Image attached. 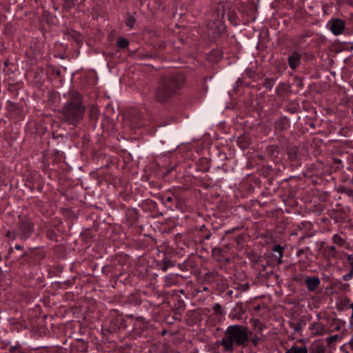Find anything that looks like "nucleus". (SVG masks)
<instances>
[{"instance_id": "f257e3e1", "label": "nucleus", "mask_w": 353, "mask_h": 353, "mask_svg": "<svg viewBox=\"0 0 353 353\" xmlns=\"http://www.w3.org/2000/svg\"><path fill=\"white\" fill-rule=\"evenodd\" d=\"M85 112L83 96L77 91H70L68 99L61 109L63 121L70 125H77L83 119Z\"/></svg>"}, {"instance_id": "f03ea898", "label": "nucleus", "mask_w": 353, "mask_h": 353, "mask_svg": "<svg viewBox=\"0 0 353 353\" xmlns=\"http://www.w3.org/2000/svg\"><path fill=\"white\" fill-rule=\"evenodd\" d=\"M249 339L248 327L241 325L228 326L223 333L220 344L226 352H232L235 346L245 347Z\"/></svg>"}, {"instance_id": "7ed1b4c3", "label": "nucleus", "mask_w": 353, "mask_h": 353, "mask_svg": "<svg viewBox=\"0 0 353 353\" xmlns=\"http://www.w3.org/2000/svg\"><path fill=\"white\" fill-rule=\"evenodd\" d=\"M167 88L172 90V92L178 94L183 88L185 82V77L183 73L177 72L161 77L159 79Z\"/></svg>"}, {"instance_id": "20e7f679", "label": "nucleus", "mask_w": 353, "mask_h": 353, "mask_svg": "<svg viewBox=\"0 0 353 353\" xmlns=\"http://www.w3.org/2000/svg\"><path fill=\"white\" fill-rule=\"evenodd\" d=\"M19 221L14 231V239L19 238L22 241L30 239L34 232V227L32 221L26 216H19Z\"/></svg>"}, {"instance_id": "39448f33", "label": "nucleus", "mask_w": 353, "mask_h": 353, "mask_svg": "<svg viewBox=\"0 0 353 353\" xmlns=\"http://www.w3.org/2000/svg\"><path fill=\"white\" fill-rule=\"evenodd\" d=\"M172 90H169L159 80H158L157 87L154 90V97L155 101L160 103H166L174 96H176Z\"/></svg>"}, {"instance_id": "423d86ee", "label": "nucleus", "mask_w": 353, "mask_h": 353, "mask_svg": "<svg viewBox=\"0 0 353 353\" xmlns=\"http://www.w3.org/2000/svg\"><path fill=\"white\" fill-rule=\"evenodd\" d=\"M327 26L333 34L338 36L343 34L345 28V23L343 20L336 18L330 20Z\"/></svg>"}, {"instance_id": "0eeeda50", "label": "nucleus", "mask_w": 353, "mask_h": 353, "mask_svg": "<svg viewBox=\"0 0 353 353\" xmlns=\"http://www.w3.org/2000/svg\"><path fill=\"white\" fill-rule=\"evenodd\" d=\"M28 254L30 255V256L34 259L36 261H41L46 256V253L44 250L40 249V248H32L30 250V253L28 254L27 252L23 253L21 255H20L19 257H17V259L18 260L19 258H23L24 256H28Z\"/></svg>"}, {"instance_id": "6e6552de", "label": "nucleus", "mask_w": 353, "mask_h": 353, "mask_svg": "<svg viewBox=\"0 0 353 353\" xmlns=\"http://www.w3.org/2000/svg\"><path fill=\"white\" fill-rule=\"evenodd\" d=\"M301 57V54L296 51L288 57V64L292 70H296L300 65Z\"/></svg>"}, {"instance_id": "1a4fd4ad", "label": "nucleus", "mask_w": 353, "mask_h": 353, "mask_svg": "<svg viewBox=\"0 0 353 353\" xmlns=\"http://www.w3.org/2000/svg\"><path fill=\"white\" fill-rule=\"evenodd\" d=\"M305 282L309 291H314L321 283L318 276H307L305 279Z\"/></svg>"}, {"instance_id": "9d476101", "label": "nucleus", "mask_w": 353, "mask_h": 353, "mask_svg": "<svg viewBox=\"0 0 353 353\" xmlns=\"http://www.w3.org/2000/svg\"><path fill=\"white\" fill-rule=\"evenodd\" d=\"M237 144L241 149H246L250 144V137L248 134H243L238 137Z\"/></svg>"}, {"instance_id": "9b49d317", "label": "nucleus", "mask_w": 353, "mask_h": 353, "mask_svg": "<svg viewBox=\"0 0 353 353\" xmlns=\"http://www.w3.org/2000/svg\"><path fill=\"white\" fill-rule=\"evenodd\" d=\"M225 12V8L223 6H220L216 10V17H215V21L216 23V26H219V25H221L222 19L224 16Z\"/></svg>"}, {"instance_id": "f8f14e48", "label": "nucleus", "mask_w": 353, "mask_h": 353, "mask_svg": "<svg viewBox=\"0 0 353 353\" xmlns=\"http://www.w3.org/2000/svg\"><path fill=\"white\" fill-rule=\"evenodd\" d=\"M350 303V299L348 297L345 296L340 299L337 303V309L341 311L347 310L349 307Z\"/></svg>"}, {"instance_id": "ddd939ff", "label": "nucleus", "mask_w": 353, "mask_h": 353, "mask_svg": "<svg viewBox=\"0 0 353 353\" xmlns=\"http://www.w3.org/2000/svg\"><path fill=\"white\" fill-rule=\"evenodd\" d=\"M276 128L280 130H286L289 125L288 119L286 117H283L279 119L275 123Z\"/></svg>"}, {"instance_id": "4468645a", "label": "nucleus", "mask_w": 353, "mask_h": 353, "mask_svg": "<svg viewBox=\"0 0 353 353\" xmlns=\"http://www.w3.org/2000/svg\"><path fill=\"white\" fill-rule=\"evenodd\" d=\"M288 89L289 86L286 83H280L276 89V94L279 96H284Z\"/></svg>"}, {"instance_id": "2eb2a0df", "label": "nucleus", "mask_w": 353, "mask_h": 353, "mask_svg": "<svg viewBox=\"0 0 353 353\" xmlns=\"http://www.w3.org/2000/svg\"><path fill=\"white\" fill-rule=\"evenodd\" d=\"M285 353H307V349L306 347L293 346Z\"/></svg>"}, {"instance_id": "dca6fc26", "label": "nucleus", "mask_w": 353, "mask_h": 353, "mask_svg": "<svg viewBox=\"0 0 353 353\" xmlns=\"http://www.w3.org/2000/svg\"><path fill=\"white\" fill-rule=\"evenodd\" d=\"M332 241L340 247H343L346 244L345 240L343 239L340 235L336 234L332 237Z\"/></svg>"}, {"instance_id": "f3484780", "label": "nucleus", "mask_w": 353, "mask_h": 353, "mask_svg": "<svg viewBox=\"0 0 353 353\" xmlns=\"http://www.w3.org/2000/svg\"><path fill=\"white\" fill-rule=\"evenodd\" d=\"M272 251L279 253V260H278V262H279V263H282L281 258L283 257V248L281 247L280 245H276L272 248Z\"/></svg>"}, {"instance_id": "a211bd4d", "label": "nucleus", "mask_w": 353, "mask_h": 353, "mask_svg": "<svg viewBox=\"0 0 353 353\" xmlns=\"http://www.w3.org/2000/svg\"><path fill=\"white\" fill-rule=\"evenodd\" d=\"M311 330L315 329V334L316 335H322L323 332V327L321 325L318 323H314L311 327Z\"/></svg>"}, {"instance_id": "6ab92c4d", "label": "nucleus", "mask_w": 353, "mask_h": 353, "mask_svg": "<svg viewBox=\"0 0 353 353\" xmlns=\"http://www.w3.org/2000/svg\"><path fill=\"white\" fill-rule=\"evenodd\" d=\"M297 148L296 147H291L288 149V154L289 158L291 160H295L297 157Z\"/></svg>"}, {"instance_id": "aec40b11", "label": "nucleus", "mask_w": 353, "mask_h": 353, "mask_svg": "<svg viewBox=\"0 0 353 353\" xmlns=\"http://www.w3.org/2000/svg\"><path fill=\"white\" fill-rule=\"evenodd\" d=\"M274 85V79L272 78H266L263 81V85L265 88L271 90Z\"/></svg>"}, {"instance_id": "412c9836", "label": "nucleus", "mask_w": 353, "mask_h": 353, "mask_svg": "<svg viewBox=\"0 0 353 353\" xmlns=\"http://www.w3.org/2000/svg\"><path fill=\"white\" fill-rule=\"evenodd\" d=\"M117 44L119 48H126L129 45V42L126 39L121 37L118 39Z\"/></svg>"}, {"instance_id": "4be33fe9", "label": "nucleus", "mask_w": 353, "mask_h": 353, "mask_svg": "<svg viewBox=\"0 0 353 353\" xmlns=\"http://www.w3.org/2000/svg\"><path fill=\"white\" fill-rule=\"evenodd\" d=\"M289 325L292 329L294 330V331L295 332H299L302 330V323L301 322H299L296 323L291 322L289 323Z\"/></svg>"}, {"instance_id": "5701e85b", "label": "nucleus", "mask_w": 353, "mask_h": 353, "mask_svg": "<svg viewBox=\"0 0 353 353\" xmlns=\"http://www.w3.org/2000/svg\"><path fill=\"white\" fill-rule=\"evenodd\" d=\"M325 347L323 345H317L313 349L312 353H325Z\"/></svg>"}, {"instance_id": "b1692460", "label": "nucleus", "mask_w": 353, "mask_h": 353, "mask_svg": "<svg viewBox=\"0 0 353 353\" xmlns=\"http://www.w3.org/2000/svg\"><path fill=\"white\" fill-rule=\"evenodd\" d=\"M63 3V8L65 9L69 10L74 6V3L73 0H62Z\"/></svg>"}, {"instance_id": "393cba45", "label": "nucleus", "mask_w": 353, "mask_h": 353, "mask_svg": "<svg viewBox=\"0 0 353 353\" xmlns=\"http://www.w3.org/2000/svg\"><path fill=\"white\" fill-rule=\"evenodd\" d=\"M99 112L96 108L92 107L90 109V117L93 119H97Z\"/></svg>"}, {"instance_id": "a878e982", "label": "nucleus", "mask_w": 353, "mask_h": 353, "mask_svg": "<svg viewBox=\"0 0 353 353\" xmlns=\"http://www.w3.org/2000/svg\"><path fill=\"white\" fill-rule=\"evenodd\" d=\"M294 84H296V85L299 88H303V81H302V79L298 76H296L294 78Z\"/></svg>"}, {"instance_id": "bb28decb", "label": "nucleus", "mask_w": 353, "mask_h": 353, "mask_svg": "<svg viewBox=\"0 0 353 353\" xmlns=\"http://www.w3.org/2000/svg\"><path fill=\"white\" fill-rule=\"evenodd\" d=\"M215 313L218 314H222V307L221 305L219 303H215L212 307Z\"/></svg>"}, {"instance_id": "cd10ccee", "label": "nucleus", "mask_w": 353, "mask_h": 353, "mask_svg": "<svg viewBox=\"0 0 353 353\" xmlns=\"http://www.w3.org/2000/svg\"><path fill=\"white\" fill-rule=\"evenodd\" d=\"M135 23V19L133 17H129L126 20V26L132 28Z\"/></svg>"}, {"instance_id": "c85d7f7f", "label": "nucleus", "mask_w": 353, "mask_h": 353, "mask_svg": "<svg viewBox=\"0 0 353 353\" xmlns=\"http://www.w3.org/2000/svg\"><path fill=\"white\" fill-rule=\"evenodd\" d=\"M352 277H353V268H351L350 271L347 274H346L343 276V279L345 281H347L350 280Z\"/></svg>"}, {"instance_id": "c756f323", "label": "nucleus", "mask_w": 353, "mask_h": 353, "mask_svg": "<svg viewBox=\"0 0 353 353\" xmlns=\"http://www.w3.org/2000/svg\"><path fill=\"white\" fill-rule=\"evenodd\" d=\"M338 339V335L335 334L331 336H329L326 339L327 343L328 345H330L333 342L336 341Z\"/></svg>"}, {"instance_id": "7c9ffc66", "label": "nucleus", "mask_w": 353, "mask_h": 353, "mask_svg": "<svg viewBox=\"0 0 353 353\" xmlns=\"http://www.w3.org/2000/svg\"><path fill=\"white\" fill-rule=\"evenodd\" d=\"M9 351L10 353H19V347L17 345L11 346Z\"/></svg>"}, {"instance_id": "2f4dec72", "label": "nucleus", "mask_w": 353, "mask_h": 353, "mask_svg": "<svg viewBox=\"0 0 353 353\" xmlns=\"http://www.w3.org/2000/svg\"><path fill=\"white\" fill-rule=\"evenodd\" d=\"M55 232L53 230L47 231V236L48 239L53 240L54 239Z\"/></svg>"}, {"instance_id": "473e14b6", "label": "nucleus", "mask_w": 353, "mask_h": 353, "mask_svg": "<svg viewBox=\"0 0 353 353\" xmlns=\"http://www.w3.org/2000/svg\"><path fill=\"white\" fill-rule=\"evenodd\" d=\"M347 260L352 268H353V254L348 255Z\"/></svg>"}, {"instance_id": "72a5a7b5", "label": "nucleus", "mask_w": 353, "mask_h": 353, "mask_svg": "<svg viewBox=\"0 0 353 353\" xmlns=\"http://www.w3.org/2000/svg\"><path fill=\"white\" fill-rule=\"evenodd\" d=\"M6 236L10 239H12V240H14V232H11V231H8L7 233H6Z\"/></svg>"}, {"instance_id": "f704fd0d", "label": "nucleus", "mask_w": 353, "mask_h": 353, "mask_svg": "<svg viewBox=\"0 0 353 353\" xmlns=\"http://www.w3.org/2000/svg\"><path fill=\"white\" fill-rule=\"evenodd\" d=\"M249 286H250V285H249V284H248V283H245V284L242 285L241 286V290H242L243 291H245V290H248Z\"/></svg>"}, {"instance_id": "c9c22d12", "label": "nucleus", "mask_w": 353, "mask_h": 353, "mask_svg": "<svg viewBox=\"0 0 353 353\" xmlns=\"http://www.w3.org/2000/svg\"><path fill=\"white\" fill-rule=\"evenodd\" d=\"M164 263H167L168 265V268L174 265V264L170 260L164 261Z\"/></svg>"}, {"instance_id": "e433bc0d", "label": "nucleus", "mask_w": 353, "mask_h": 353, "mask_svg": "<svg viewBox=\"0 0 353 353\" xmlns=\"http://www.w3.org/2000/svg\"><path fill=\"white\" fill-rule=\"evenodd\" d=\"M259 338H255V339H252V342L253 343V345L254 346H256L258 343H259Z\"/></svg>"}, {"instance_id": "4c0bfd02", "label": "nucleus", "mask_w": 353, "mask_h": 353, "mask_svg": "<svg viewBox=\"0 0 353 353\" xmlns=\"http://www.w3.org/2000/svg\"><path fill=\"white\" fill-rule=\"evenodd\" d=\"M329 250L332 253V254H334L336 252V248L334 246L330 247Z\"/></svg>"}, {"instance_id": "58836bf2", "label": "nucleus", "mask_w": 353, "mask_h": 353, "mask_svg": "<svg viewBox=\"0 0 353 353\" xmlns=\"http://www.w3.org/2000/svg\"><path fill=\"white\" fill-rule=\"evenodd\" d=\"M77 36H78V34H77V32H75V31H72V32L71 37H74L75 39V40H77Z\"/></svg>"}, {"instance_id": "ea45409f", "label": "nucleus", "mask_w": 353, "mask_h": 353, "mask_svg": "<svg viewBox=\"0 0 353 353\" xmlns=\"http://www.w3.org/2000/svg\"><path fill=\"white\" fill-rule=\"evenodd\" d=\"M168 268V265L167 263H164L163 266L161 268V270L163 272H165V271H167Z\"/></svg>"}, {"instance_id": "a19ab883", "label": "nucleus", "mask_w": 353, "mask_h": 353, "mask_svg": "<svg viewBox=\"0 0 353 353\" xmlns=\"http://www.w3.org/2000/svg\"><path fill=\"white\" fill-rule=\"evenodd\" d=\"M14 250L12 248H10L8 251V256H10L13 253Z\"/></svg>"}, {"instance_id": "79ce46f5", "label": "nucleus", "mask_w": 353, "mask_h": 353, "mask_svg": "<svg viewBox=\"0 0 353 353\" xmlns=\"http://www.w3.org/2000/svg\"><path fill=\"white\" fill-rule=\"evenodd\" d=\"M15 249L16 250H21L23 249V248L21 245H15Z\"/></svg>"}, {"instance_id": "37998d69", "label": "nucleus", "mask_w": 353, "mask_h": 353, "mask_svg": "<svg viewBox=\"0 0 353 353\" xmlns=\"http://www.w3.org/2000/svg\"><path fill=\"white\" fill-rule=\"evenodd\" d=\"M165 201L167 202H171L172 201V198L171 196H168L166 197Z\"/></svg>"}, {"instance_id": "c03bdc74", "label": "nucleus", "mask_w": 353, "mask_h": 353, "mask_svg": "<svg viewBox=\"0 0 353 353\" xmlns=\"http://www.w3.org/2000/svg\"><path fill=\"white\" fill-rule=\"evenodd\" d=\"M303 252H304L303 250H298V252H297V256H300V255H301V254H302Z\"/></svg>"}, {"instance_id": "a18cd8bd", "label": "nucleus", "mask_w": 353, "mask_h": 353, "mask_svg": "<svg viewBox=\"0 0 353 353\" xmlns=\"http://www.w3.org/2000/svg\"><path fill=\"white\" fill-rule=\"evenodd\" d=\"M350 307L352 308V315H351V318L353 319V303L352 304H350Z\"/></svg>"}, {"instance_id": "49530a36", "label": "nucleus", "mask_w": 353, "mask_h": 353, "mask_svg": "<svg viewBox=\"0 0 353 353\" xmlns=\"http://www.w3.org/2000/svg\"><path fill=\"white\" fill-rule=\"evenodd\" d=\"M210 236H211V235H210V234H206V235L205 236V239H207V240H208V239H209L210 238Z\"/></svg>"}]
</instances>
